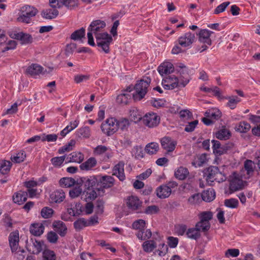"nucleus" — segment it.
<instances>
[{
  "label": "nucleus",
  "instance_id": "obj_1",
  "mask_svg": "<svg viewBox=\"0 0 260 260\" xmlns=\"http://www.w3.org/2000/svg\"><path fill=\"white\" fill-rule=\"evenodd\" d=\"M151 81L149 77H146L138 81L135 86L136 93L133 94L134 101H140L144 98L148 91Z\"/></svg>",
  "mask_w": 260,
  "mask_h": 260
},
{
  "label": "nucleus",
  "instance_id": "obj_2",
  "mask_svg": "<svg viewBox=\"0 0 260 260\" xmlns=\"http://www.w3.org/2000/svg\"><path fill=\"white\" fill-rule=\"evenodd\" d=\"M38 10L32 6L25 5L20 9V14L17 18V21L24 23H29L31 18L35 16L38 13Z\"/></svg>",
  "mask_w": 260,
  "mask_h": 260
},
{
  "label": "nucleus",
  "instance_id": "obj_3",
  "mask_svg": "<svg viewBox=\"0 0 260 260\" xmlns=\"http://www.w3.org/2000/svg\"><path fill=\"white\" fill-rule=\"evenodd\" d=\"M207 181L211 184L214 181L217 182H223L225 180V176L221 173L217 167L211 166L205 171Z\"/></svg>",
  "mask_w": 260,
  "mask_h": 260
},
{
  "label": "nucleus",
  "instance_id": "obj_4",
  "mask_svg": "<svg viewBox=\"0 0 260 260\" xmlns=\"http://www.w3.org/2000/svg\"><path fill=\"white\" fill-rule=\"evenodd\" d=\"M117 119L114 117L107 118L104 123L101 124L102 132L107 136H111L118 130Z\"/></svg>",
  "mask_w": 260,
  "mask_h": 260
},
{
  "label": "nucleus",
  "instance_id": "obj_5",
  "mask_svg": "<svg viewBox=\"0 0 260 260\" xmlns=\"http://www.w3.org/2000/svg\"><path fill=\"white\" fill-rule=\"evenodd\" d=\"M97 46L102 48L105 53L109 52V45L112 42V37L107 32L96 34L95 36Z\"/></svg>",
  "mask_w": 260,
  "mask_h": 260
},
{
  "label": "nucleus",
  "instance_id": "obj_6",
  "mask_svg": "<svg viewBox=\"0 0 260 260\" xmlns=\"http://www.w3.org/2000/svg\"><path fill=\"white\" fill-rule=\"evenodd\" d=\"M212 34H213V32L211 30L207 29H201L197 34L199 36V41L204 44L202 46V49L200 51V52L205 51L209 46L212 45V41L210 36Z\"/></svg>",
  "mask_w": 260,
  "mask_h": 260
},
{
  "label": "nucleus",
  "instance_id": "obj_7",
  "mask_svg": "<svg viewBox=\"0 0 260 260\" xmlns=\"http://www.w3.org/2000/svg\"><path fill=\"white\" fill-rule=\"evenodd\" d=\"M241 175L239 176L236 173H234L231 177L230 182V190L231 193L242 189L245 184L246 182L243 181Z\"/></svg>",
  "mask_w": 260,
  "mask_h": 260
},
{
  "label": "nucleus",
  "instance_id": "obj_8",
  "mask_svg": "<svg viewBox=\"0 0 260 260\" xmlns=\"http://www.w3.org/2000/svg\"><path fill=\"white\" fill-rule=\"evenodd\" d=\"M196 39L194 34L189 31L180 37L178 39V42L179 45L182 47L190 48Z\"/></svg>",
  "mask_w": 260,
  "mask_h": 260
},
{
  "label": "nucleus",
  "instance_id": "obj_9",
  "mask_svg": "<svg viewBox=\"0 0 260 260\" xmlns=\"http://www.w3.org/2000/svg\"><path fill=\"white\" fill-rule=\"evenodd\" d=\"M93 154L95 156L103 157V160L107 161L112 156V152L109 147L105 145H98L93 149Z\"/></svg>",
  "mask_w": 260,
  "mask_h": 260
},
{
  "label": "nucleus",
  "instance_id": "obj_10",
  "mask_svg": "<svg viewBox=\"0 0 260 260\" xmlns=\"http://www.w3.org/2000/svg\"><path fill=\"white\" fill-rule=\"evenodd\" d=\"M144 124L149 127L156 126L160 122L159 117L155 113H148L143 117Z\"/></svg>",
  "mask_w": 260,
  "mask_h": 260
},
{
  "label": "nucleus",
  "instance_id": "obj_11",
  "mask_svg": "<svg viewBox=\"0 0 260 260\" xmlns=\"http://www.w3.org/2000/svg\"><path fill=\"white\" fill-rule=\"evenodd\" d=\"M114 179L111 176L105 175L101 177L97 182L96 189L98 190L110 188L114 184Z\"/></svg>",
  "mask_w": 260,
  "mask_h": 260
},
{
  "label": "nucleus",
  "instance_id": "obj_12",
  "mask_svg": "<svg viewBox=\"0 0 260 260\" xmlns=\"http://www.w3.org/2000/svg\"><path fill=\"white\" fill-rule=\"evenodd\" d=\"M255 167V164L253 161L249 159L245 160L244 164V168L241 171V177L244 179H249L253 175Z\"/></svg>",
  "mask_w": 260,
  "mask_h": 260
},
{
  "label": "nucleus",
  "instance_id": "obj_13",
  "mask_svg": "<svg viewBox=\"0 0 260 260\" xmlns=\"http://www.w3.org/2000/svg\"><path fill=\"white\" fill-rule=\"evenodd\" d=\"M161 84L164 88L166 89H173L181 86L179 79L174 76H169L163 79Z\"/></svg>",
  "mask_w": 260,
  "mask_h": 260
},
{
  "label": "nucleus",
  "instance_id": "obj_14",
  "mask_svg": "<svg viewBox=\"0 0 260 260\" xmlns=\"http://www.w3.org/2000/svg\"><path fill=\"white\" fill-rule=\"evenodd\" d=\"M178 71L180 75L179 79L180 81V85L184 87L189 81L188 69L186 66L182 65L178 67Z\"/></svg>",
  "mask_w": 260,
  "mask_h": 260
},
{
  "label": "nucleus",
  "instance_id": "obj_15",
  "mask_svg": "<svg viewBox=\"0 0 260 260\" xmlns=\"http://www.w3.org/2000/svg\"><path fill=\"white\" fill-rule=\"evenodd\" d=\"M160 144L162 148L168 152L174 150L177 143L170 137H165L161 139Z\"/></svg>",
  "mask_w": 260,
  "mask_h": 260
},
{
  "label": "nucleus",
  "instance_id": "obj_16",
  "mask_svg": "<svg viewBox=\"0 0 260 260\" xmlns=\"http://www.w3.org/2000/svg\"><path fill=\"white\" fill-rule=\"evenodd\" d=\"M106 26V23L104 21L96 20L93 21L88 27L89 30L93 31L96 36V34H101L99 32Z\"/></svg>",
  "mask_w": 260,
  "mask_h": 260
},
{
  "label": "nucleus",
  "instance_id": "obj_17",
  "mask_svg": "<svg viewBox=\"0 0 260 260\" xmlns=\"http://www.w3.org/2000/svg\"><path fill=\"white\" fill-rule=\"evenodd\" d=\"M65 198V193L61 189L56 190L50 195V200L52 203H60L63 202Z\"/></svg>",
  "mask_w": 260,
  "mask_h": 260
},
{
  "label": "nucleus",
  "instance_id": "obj_18",
  "mask_svg": "<svg viewBox=\"0 0 260 260\" xmlns=\"http://www.w3.org/2000/svg\"><path fill=\"white\" fill-rule=\"evenodd\" d=\"M171 192L172 190L170 187L165 184L160 185L155 190L157 197L161 199L168 198L171 195Z\"/></svg>",
  "mask_w": 260,
  "mask_h": 260
},
{
  "label": "nucleus",
  "instance_id": "obj_19",
  "mask_svg": "<svg viewBox=\"0 0 260 260\" xmlns=\"http://www.w3.org/2000/svg\"><path fill=\"white\" fill-rule=\"evenodd\" d=\"M126 205L129 209L136 211L141 207L142 202L135 196H131L127 199Z\"/></svg>",
  "mask_w": 260,
  "mask_h": 260
},
{
  "label": "nucleus",
  "instance_id": "obj_20",
  "mask_svg": "<svg viewBox=\"0 0 260 260\" xmlns=\"http://www.w3.org/2000/svg\"><path fill=\"white\" fill-rule=\"evenodd\" d=\"M54 231L60 236L64 237L67 233V228L65 223L60 220H54L52 223Z\"/></svg>",
  "mask_w": 260,
  "mask_h": 260
},
{
  "label": "nucleus",
  "instance_id": "obj_21",
  "mask_svg": "<svg viewBox=\"0 0 260 260\" xmlns=\"http://www.w3.org/2000/svg\"><path fill=\"white\" fill-rule=\"evenodd\" d=\"M124 166V162L120 161L114 166L113 169V175L116 176L120 181H123L125 178Z\"/></svg>",
  "mask_w": 260,
  "mask_h": 260
},
{
  "label": "nucleus",
  "instance_id": "obj_22",
  "mask_svg": "<svg viewBox=\"0 0 260 260\" xmlns=\"http://www.w3.org/2000/svg\"><path fill=\"white\" fill-rule=\"evenodd\" d=\"M45 227L42 223H34L29 227L30 233L36 236H40L44 232Z\"/></svg>",
  "mask_w": 260,
  "mask_h": 260
},
{
  "label": "nucleus",
  "instance_id": "obj_23",
  "mask_svg": "<svg viewBox=\"0 0 260 260\" xmlns=\"http://www.w3.org/2000/svg\"><path fill=\"white\" fill-rule=\"evenodd\" d=\"M173 65L170 62H164L162 63L157 69L158 72L161 76L170 74L173 72Z\"/></svg>",
  "mask_w": 260,
  "mask_h": 260
},
{
  "label": "nucleus",
  "instance_id": "obj_24",
  "mask_svg": "<svg viewBox=\"0 0 260 260\" xmlns=\"http://www.w3.org/2000/svg\"><path fill=\"white\" fill-rule=\"evenodd\" d=\"M67 212L68 214L72 216H76L80 215L82 212V206L79 203H76L74 204H71V207L68 208Z\"/></svg>",
  "mask_w": 260,
  "mask_h": 260
},
{
  "label": "nucleus",
  "instance_id": "obj_25",
  "mask_svg": "<svg viewBox=\"0 0 260 260\" xmlns=\"http://www.w3.org/2000/svg\"><path fill=\"white\" fill-rule=\"evenodd\" d=\"M68 162L81 163L84 159V155L80 152H73L66 158Z\"/></svg>",
  "mask_w": 260,
  "mask_h": 260
},
{
  "label": "nucleus",
  "instance_id": "obj_26",
  "mask_svg": "<svg viewBox=\"0 0 260 260\" xmlns=\"http://www.w3.org/2000/svg\"><path fill=\"white\" fill-rule=\"evenodd\" d=\"M131 90L130 88H128L124 91V93L118 95L116 99L117 102L124 105L127 104L132 98V94L130 93Z\"/></svg>",
  "mask_w": 260,
  "mask_h": 260
},
{
  "label": "nucleus",
  "instance_id": "obj_27",
  "mask_svg": "<svg viewBox=\"0 0 260 260\" xmlns=\"http://www.w3.org/2000/svg\"><path fill=\"white\" fill-rule=\"evenodd\" d=\"M27 198V192L20 191L14 193L13 196V201L16 204L21 205L26 201Z\"/></svg>",
  "mask_w": 260,
  "mask_h": 260
},
{
  "label": "nucleus",
  "instance_id": "obj_28",
  "mask_svg": "<svg viewBox=\"0 0 260 260\" xmlns=\"http://www.w3.org/2000/svg\"><path fill=\"white\" fill-rule=\"evenodd\" d=\"M189 172L186 168L183 167H179L175 171V177L180 180H183L185 179L189 175Z\"/></svg>",
  "mask_w": 260,
  "mask_h": 260
},
{
  "label": "nucleus",
  "instance_id": "obj_29",
  "mask_svg": "<svg viewBox=\"0 0 260 260\" xmlns=\"http://www.w3.org/2000/svg\"><path fill=\"white\" fill-rule=\"evenodd\" d=\"M58 11L55 9H47L41 12L42 16L47 19H54L58 15Z\"/></svg>",
  "mask_w": 260,
  "mask_h": 260
},
{
  "label": "nucleus",
  "instance_id": "obj_30",
  "mask_svg": "<svg viewBox=\"0 0 260 260\" xmlns=\"http://www.w3.org/2000/svg\"><path fill=\"white\" fill-rule=\"evenodd\" d=\"M43 69L41 66L37 64H32L27 68L26 73L31 76H35L42 73Z\"/></svg>",
  "mask_w": 260,
  "mask_h": 260
},
{
  "label": "nucleus",
  "instance_id": "obj_31",
  "mask_svg": "<svg viewBox=\"0 0 260 260\" xmlns=\"http://www.w3.org/2000/svg\"><path fill=\"white\" fill-rule=\"evenodd\" d=\"M228 100L226 106L231 109H234L236 108L237 104L241 102V99L236 95H230L225 97Z\"/></svg>",
  "mask_w": 260,
  "mask_h": 260
},
{
  "label": "nucleus",
  "instance_id": "obj_32",
  "mask_svg": "<svg viewBox=\"0 0 260 260\" xmlns=\"http://www.w3.org/2000/svg\"><path fill=\"white\" fill-rule=\"evenodd\" d=\"M97 161L95 158L90 157L86 161L82 163L80 165V168L81 170L88 171L95 167Z\"/></svg>",
  "mask_w": 260,
  "mask_h": 260
},
{
  "label": "nucleus",
  "instance_id": "obj_33",
  "mask_svg": "<svg viewBox=\"0 0 260 260\" xmlns=\"http://www.w3.org/2000/svg\"><path fill=\"white\" fill-rule=\"evenodd\" d=\"M201 195L202 200L207 202L212 201L215 198V192L213 188H209L204 191Z\"/></svg>",
  "mask_w": 260,
  "mask_h": 260
},
{
  "label": "nucleus",
  "instance_id": "obj_34",
  "mask_svg": "<svg viewBox=\"0 0 260 260\" xmlns=\"http://www.w3.org/2000/svg\"><path fill=\"white\" fill-rule=\"evenodd\" d=\"M231 133L229 130L225 127L218 130L215 133V137L217 139L221 140H226L230 138Z\"/></svg>",
  "mask_w": 260,
  "mask_h": 260
},
{
  "label": "nucleus",
  "instance_id": "obj_35",
  "mask_svg": "<svg viewBox=\"0 0 260 260\" xmlns=\"http://www.w3.org/2000/svg\"><path fill=\"white\" fill-rule=\"evenodd\" d=\"M26 157V153L23 150H21L14 153L11 157V159L14 163H20L23 162Z\"/></svg>",
  "mask_w": 260,
  "mask_h": 260
},
{
  "label": "nucleus",
  "instance_id": "obj_36",
  "mask_svg": "<svg viewBox=\"0 0 260 260\" xmlns=\"http://www.w3.org/2000/svg\"><path fill=\"white\" fill-rule=\"evenodd\" d=\"M152 233L150 230H146V231L143 230L142 231H138L137 234L138 238L141 240L145 241L143 244H150L148 240L151 237Z\"/></svg>",
  "mask_w": 260,
  "mask_h": 260
},
{
  "label": "nucleus",
  "instance_id": "obj_37",
  "mask_svg": "<svg viewBox=\"0 0 260 260\" xmlns=\"http://www.w3.org/2000/svg\"><path fill=\"white\" fill-rule=\"evenodd\" d=\"M205 115L212 120H218L221 116V113L216 109H209L205 113Z\"/></svg>",
  "mask_w": 260,
  "mask_h": 260
},
{
  "label": "nucleus",
  "instance_id": "obj_38",
  "mask_svg": "<svg viewBox=\"0 0 260 260\" xmlns=\"http://www.w3.org/2000/svg\"><path fill=\"white\" fill-rule=\"evenodd\" d=\"M94 180L92 179L83 177L77 180V184L81 186L83 185L86 188L89 189L94 184Z\"/></svg>",
  "mask_w": 260,
  "mask_h": 260
},
{
  "label": "nucleus",
  "instance_id": "obj_39",
  "mask_svg": "<svg viewBox=\"0 0 260 260\" xmlns=\"http://www.w3.org/2000/svg\"><path fill=\"white\" fill-rule=\"evenodd\" d=\"M12 167V163L8 160H0V173L3 175L8 174Z\"/></svg>",
  "mask_w": 260,
  "mask_h": 260
},
{
  "label": "nucleus",
  "instance_id": "obj_40",
  "mask_svg": "<svg viewBox=\"0 0 260 260\" xmlns=\"http://www.w3.org/2000/svg\"><path fill=\"white\" fill-rule=\"evenodd\" d=\"M59 184L63 187H71L77 184V181L72 178L64 177L60 179Z\"/></svg>",
  "mask_w": 260,
  "mask_h": 260
},
{
  "label": "nucleus",
  "instance_id": "obj_41",
  "mask_svg": "<svg viewBox=\"0 0 260 260\" xmlns=\"http://www.w3.org/2000/svg\"><path fill=\"white\" fill-rule=\"evenodd\" d=\"M129 117L132 121L136 123L142 119V116L138 109L133 108L129 111Z\"/></svg>",
  "mask_w": 260,
  "mask_h": 260
},
{
  "label": "nucleus",
  "instance_id": "obj_42",
  "mask_svg": "<svg viewBox=\"0 0 260 260\" xmlns=\"http://www.w3.org/2000/svg\"><path fill=\"white\" fill-rule=\"evenodd\" d=\"M158 149V144L155 142H151L148 144L145 148V151L149 154H154L156 153Z\"/></svg>",
  "mask_w": 260,
  "mask_h": 260
},
{
  "label": "nucleus",
  "instance_id": "obj_43",
  "mask_svg": "<svg viewBox=\"0 0 260 260\" xmlns=\"http://www.w3.org/2000/svg\"><path fill=\"white\" fill-rule=\"evenodd\" d=\"M117 126L118 129H120L121 131H127L129 126L130 122L127 118H121L119 119H117Z\"/></svg>",
  "mask_w": 260,
  "mask_h": 260
},
{
  "label": "nucleus",
  "instance_id": "obj_44",
  "mask_svg": "<svg viewBox=\"0 0 260 260\" xmlns=\"http://www.w3.org/2000/svg\"><path fill=\"white\" fill-rule=\"evenodd\" d=\"M85 35V29L83 27H82L73 32L71 35V39L74 41L79 40L84 38Z\"/></svg>",
  "mask_w": 260,
  "mask_h": 260
},
{
  "label": "nucleus",
  "instance_id": "obj_45",
  "mask_svg": "<svg viewBox=\"0 0 260 260\" xmlns=\"http://www.w3.org/2000/svg\"><path fill=\"white\" fill-rule=\"evenodd\" d=\"M76 135L78 137L88 138L90 136V130L89 127L84 126L80 128L76 132Z\"/></svg>",
  "mask_w": 260,
  "mask_h": 260
},
{
  "label": "nucleus",
  "instance_id": "obj_46",
  "mask_svg": "<svg viewBox=\"0 0 260 260\" xmlns=\"http://www.w3.org/2000/svg\"><path fill=\"white\" fill-rule=\"evenodd\" d=\"M76 144V141L74 140H71L66 145L60 147L58 150V153L59 154H63L66 152H69L73 149V147Z\"/></svg>",
  "mask_w": 260,
  "mask_h": 260
},
{
  "label": "nucleus",
  "instance_id": "obj_47",
  "mask_svg": "<svg viewBox=\"0 0 260 260\" xmlns=\"http://www.w3.org/2000/svg\"><path fill=\"white\" fill-rule=\"evenodd\" d=\"M250 128V124L245 121H241L235 127L236 131L240 133H246Z\"/></svg>",
  "mask_w": 260,
  "mask_h": 260
},
{
  "label": "nucleus",
  "instance_id": "obj_48",
  "mask_svg": "<svg viewBox=\"0 0 260 260\" xmlns=\"http://www.w3.org/2000/svg\"><path fill=\"white\" fill-rule=\"evenodd\" d=\"M197 229L200 232H207L210 228L211 224L210 222H203L199 221L196 224Z\"/></svg>",
  "mask_w": 260,
  "mask_h": 260
},
{
  "label": "nucleus",
  "instance_id": "obj_49",
  "mask_svg": "<svg viewBox=\"0 0 260 260\" xmlns=\"http://www.w3.org/2000/svg\"><path fill=\"white\" fill-rule=\"evenodd\" d=\"M213 213L211 211H203L199 214V218L200 221L210 222V220L213 218Z\"/></svg>",
  "mask_w": 260,
  "mask_h": 260
},
{
  "label": "nucleus",
  "instance_id": "obj_50",
  "mask_svg": "<svg viewBox=\"0 0 260 260\" xmlns=\"http://www.w3.org/2000/svg\"><path fill=\"white\" fill-rule=\"evenodd\" d=\"M87 226H89L88 221L83 218H79L74 222V226L76 230H81Z\"/></svg>",
  "mask_w": 260,
  "mask_h": 260
},
{
  "label": "nucleus",
  "instance_id": "obj_51",
  "mask_svg": "<svg viewBox=\"0 0 260 260\" xmlns=\"http://www.w3.org/2000/svg\"><path fill=\"white\" fill-rule=\"evenodd\" d=\"M146 226V222L143 219L136 220L133 222L132 226L133 229L142 231L144 230Z\"/></svg>",
  "mask_w": 260,
  "mask_h": 260
},
{
  "label": "nucleus",
  "instance_id": "obj_52",
  "mask_svg": "<svg viewBox=\"0 0 260 260\" xmlns=\"http://www.w3.org/2000/svg\"><path fill=\"white\" fill-rule=\"evenodd\" d=\"M186 235L188 238L194 240L198 239L201 236L200 232L196 226L194 228L189 229L186 232Z\"/></svg>",
  "mask_w": 260,
  "mask_h": 260
},
{
  "label": "nucleus",
  "instance_id": "obj_53",
  "mask_svg": "<svg viewBox=\"0 0 260 260\" xmlns=\"http://www.w3.org/2000/svg\"><path fill=\"white\" fill-rule=\"evenodd\" d=\"M54 210L48 207L43 208L41 211V215L44 218H51L54 214Z\"/></svg>",
  "mask_w": 260,
  "mask_h": 260
},
{
  "label": "nucleus",
  "instance_id": "obj_54",
  "mask_svg": "<svg viewBox=\"0 0 260 260\" xmlns=\"http://www.w3.org/2000/svg\"><path fill=\"white\" fill-rule=\"evenodd\" d=\"M202 201V195L199 193L192 194L188 199V203L191 205L198 204Z\"/></svg>",
  "mask_w": 260,
  "mask_h": 260
},
{
  "label": "nucleus",
  "instance_id": "obj_55",
  "mask_svg": "<svg viewBox=\"0 0 260 260\" xmlns=\"http://www.w3.org/2000/svg\"><path fill=\"white\" fill-rule=\"evenodd\" d=\"M63 6L69 10H73L79 5V0H63Z\"/></svg>",
  "mask_w": 260,
  "mask_h": 260
},
{
  "label": "nucleus",
  "instance_id": "obj_56",
  "mask_svg": "<svg viewBox=\"0 0 260 260\" xmlns=\"http://www.w3.org/2000/svg\"><path fill=\"white\" fill-rule=\"evenodd\" d=\"M76 186L71 189L69 192V195L72 198H75L79 197L82 192L81 185L76 184Z\"/></svg>",
  "mask_w": 260,
  "mask_h": 260
},
{
  "label": "nucleus",
  "instance_id": "obj_57",
  "mask_svg": "<svg viewBox=\"0 0 260 260\" xmlns=\"http://www.w3.org/2000/svg\"><path fill=\"white\" fill-rule=\"evenodd\" d=\"M168 245H158V246L154 251L155 254H157L160 256L165 255L168 251Z\"/></svg>",
  "mask_w": 260,
  "mask_h": 260
},
{
  "label": "nucleus",
  "instance_id": "obj_58",
  "mask_svg": "<svg viewBox=\"0 0 260 260\" xmlns=\"http://www.w3.org/2000/svg\"><path fill=\"white\" fill-rule=\"evenodd\" d=\"M224 205L229 208H236L239 205V202L237 199L234 198H231L224 200Z\"/></svg>",
  "mask_w": 260,
  "mask_h": 260
},
{
  "label": "nucleus",
  "instance_id": "obj_59",
  "mask_svg": "<svg viewBox=\"0 0 260 260\" xmlns=\"http://www.w3.org/2000/svg\"><path fill=\"white\" fill-rule=\"evenodd\" d=\"M96 197V193L94 190H89L88 191H84L82 194V198H83L85 200H92L95 199Z\"/></svg>",
  "mask_w": 260,
  "mask_h": 260
},
{
  "label": "nucleus",
  "instance_id": "obj_60",
  "mask_svg": "<svg viewBox=\"0 0 260 260\" xmlns=\"http://www.w3.org/2000/svg\"><path fill=\"white\" fill-rule=\"evenodd\" d=\"M43 245H26V247L29 251L32 250V253L37 254L42 250Z\"/></svg>",
  "mask_w": 260,
  "mask_h": 260
},
{
  "label": "nucleus",
  "instance_id": "obj_61",
  "mask_svg": "<svg viewBox=\"0 0 260 260\" xmlns=\"http://www.w3.org/2000/svg\"><path fill=\"white\" fill-rule=\"evenodd\" d=\"M43 257L45 260H55L56 255L53 251L45 249L43 253Z\"/></svg>",
  "mask_w": 260,
  "mask_h": 260
},
{
  "label": "nucleus",
  "instance_id": "obj_62",
  "mask_svg": "<svg viewBox=\"0 0 260 260\" xmlns=\"http://www.w3.org/2000/svg\"><path fill=\"white\" fill-rule=\"evenodd\" d=\"M57 135L56 134H48L46 135L43 134L42 135L41 140L43 142L47 141L48 142H55L57 139Z\"/></svg>",
  "mask_w": 260,
  "mask_h": 260
},
{
  "label": "nucleus",
  "instance_id": "obj_63",
  "mask_svg": "<svg viewBox=\"0 0 260 260\" xmlns=\"http://www.w3.org/2000/svg\"><path fill=\"white\" fill-rule=\"evenodd\" d=\"M66 158V156L65 155L59 157H54L51 159V161L53 166L60 167Z\"/></svg>",
  "mask_w": 260,
  "mask_h": 260
},
{
  "label": "nucleus",
  "instance_id": "obj_64",
  "mask_svg": "<svg viewBox=\"0 0 260 260\" xmlns=\"http://www.w3.org/2000/svg\"><path fill=\"white\" fill-rule=\"evenodd\" d=\"M46 237L48 242L52 243H56L58 238L56 233L53 231L48 232Z\"/></svg>",
  "mask_w": 260,
  "mask_h": 260
}]
</instances>
